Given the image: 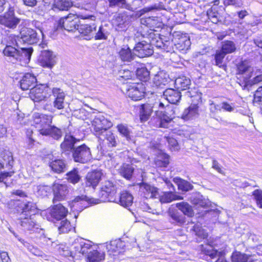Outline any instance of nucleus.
<instances>
[{"label":"nucleus","mask_w":262,"mask_h":262,"mask_svg":"<svg viewBox=\"0 0 262 262\" xmlns=\"http://www.w3.org/2000/svg\"><path fill=\"white\" fill-rule=\"evenodd\" d=\"M53 116L39 113H35L33 116V125L41 135L47 136L48 128L52 123Z\"/></svg>","instance_id":"f257e3e1"},{"label":"nucleus","mask_w":262,"mask_h":262,"mask_svg":"<svg viewBox=\"0 0 262 262\" xmlns=\"http://www.w3.org/2000/svg\"><path fill=\"white\" fill-rule=\"evenodd\" d=\"M112 126V122L101 114L97 115L91 121V130L96 136L102 135Z\"/></svg>","instance_id":"f03ea898"},{"label":"nucleus","mask_w":262,"mask_h":262,"mask_svg":"<svg viewBox=\"0 0 262 262\" xmlns=\"http://www.w3.org/2000/svg\"><path fill=\"white\" fill-rule=\"evenodd\" d=\"M73 157L76 162L85 163L92 159L90 148L85 144L81 145L73 149Z\"/></svg>","instance_id":"7ed1b4c3"},{"label":"nucleus","mask_w":262,"mask_h":262,"mask_svg":"<svg viewBox=\"0 0 262 262\" xmlns=\"http://www.w3.org/2000/svg\"><path fill=\"white\" fill-rule=\"evenodd\" d=\"M200 250L202 253L209 256L211 259L217 257V259L215 262H228L225 258L226 253L224 251L215 250L209 244L201 245Z\"/></svg>","instance_id":"20e7f679"},{"label":"nucleus","mask_w":262,"mask_h":262,"mask_svg":"<svg viewBox=\"0 0 262 262\" xmlns=\"http://www.w3.org/2000/svg\"><path fill=\"white\" fill-rule=\"evenodd\" d=\"M78 22V16L75 14H70L59 19L58 28L64 29L68 31H73L77 29Z\"/></svg>","instance_id":"39448f33"},{"label":"nucleus","mask_w":262,"mask_h":262,"mask_svg":"<svg viewBox=\"0 0 262 262\" xmlns=\"http://www.w3.org/2000/svg\"><path fill=\"white\" fill-rule=\"evenodd\" d=\"M43 36L42 31L40 30V34L31 28L22 27L20 29V35L24 42L29 44H34L38 42L40 36Z\"/></svg>","instance_id":"423d86ee"},{"label":"nucleus","mask_w":262,"mask_h":262,"mask_svg":"<svg viewBox=\"0 0 262 262\" xmlns=\"http://www.w3.org/2000/svg\"><path fill=\"white\" fill-rule=\"evenodd\" d=\"M125 95L133 100H141L144 96V91L140 84L126 85L123 90Z\"/></svg>","instance_id":"0eeeda50"},{"label":"nucleus","mask_w":262,"mask_h":262,"mask_svg":"<svg viewBox=\"0 0 262 262\" xmlns=\"http://www.w3.org/2000/svg\"><path fill=\"white\" fill-rule=\"evenodd\" d=\"M38 62L43 68L52 69L56 64V55L49 50H45L41 52Z\"/></svg>","instance_id":"6e6552de"},{"label":"nucleus","mask_w":262,"mask_h":262,"mask_svg":"<svg viewBox=\"0 0 262 262\" xmlns=\"http://www.w3.org/2000/svg\"><path fill=\"white\" fill-rule=\"evenodd\" d=\"M116 192V188L112 182L106 181L101 188L100 196L102 201H116L113 196Z\"/></svg>","instance_id":"1a4fd4ad"},{"label":"nucleus","mask_w":262,"mask_h":262,"mask_svg":"<svg viewBox=\"0 0 262 262\" xmlns=\"http://www.w3.org/2000/svg\"><path fill=\"white\" fill-rule=\"evenodd\" d=\"M54 194L53 203L57 201H61L67 198L69 193L68 186L65 184L55 183L53 186Z\"/></svg>","instance_id":"9d476101"},{"label":"nucleus","mask_w":262,"mask_h":262,"mask_svg":"<svg viewBox=\"0 0 262 262\" xmlns=\"http://www.w3.org/2000/svg\"><path fill=\"white\" fill-rule=\"evenodd\" d=\"M46 88L43 85H38L31 88L30 98L34 102H40L47 98Z\"/></svg>","instance_id":"9b49d317"},{"label":"nucleus","mask_w":262,"mask_h":262,"mask_svg":"<svg viewBox=\"0 0 262 262\" xmlns=\"http://www.w3.org/2000/svg\"><path fill=\"white\" fill-rule=\"evenodd\" d=\"M134 52L137 56L141 58L149 56L153 53L151 45L146 41H142L136 44L134 48Z\"/></svg>","instance_id":"f8f14e48"},{"label":"nucleus","mask_w":262,"mask_h":262,"mask_svg":"<svg viewBox=\"0 0 262 262\" xmlns=\"http://www.w3.org/2000/svg\"><path fill=\"white\" fill-rule=\"evenodd\" d=\"M20 21V19L14 16V11L12 9H10L1 19V23L6 27L14 29Z\"/></svg>","instance_id":"ddd939ff"},{"label":"nucleus","mask_w":262,"mask_h":262,"mask_svg":"<svg viewBox=\"0 0 262 262\" xmlns=\"http://www.w3.org/2000/svg\"><path fill=\"white\" fill-rule=\"evenodd\" d=\"M139 190L146 199L156 198L159 195L158 188L146 183L141 184Z\"/></svg>","instance_id":"4468645a"},{"label":"nucleus","mask_w":262,"mask_h":262,"mask_svg":"<svg viewBox=\"0 0 262 262\" xmlns=\"http://www.w3.org/2000/svg\"><path fill=\"white\" fill-rule=\"evenodd\" d=\"M80 141V139L77 138L71 134L65 135L63 141L60 144V147L62 152H69L73 148L74 144Z\"/></svg>","instance_id":"2eb2a0df"},{"label":"nucleus","mask_w":262,"mask_h":262,"mask_svg":"<svg viewBox=\"0 0 262 262\" xmlns=\"http://www.w3.org/2000/svg\"><path fill=\"white\" fill-rule=\"evenodd\" d=\"M102 173L100 170H94L88 173L85 184L87 186L95 188L99 183Z\"/></svg>","instance_id":"dca6fc26"},{"label":"nucleus","mask_w":262,"mask_h":262,"mask_svg":"<svg viewBox=\"0 0 262 262\" xmlns=\"http://www.w3.org/2000/svg\"><path fill=\"white\" fill-rule=\"evenodd\" d=\"M254 69L248 61H244L237 66V74L243 75L245 81L252 76Z\"/></svg>","instance_id":"f3484780"},{"label":"nucleus","mask_w":262,"mask_h":262,"mask_svg":"<svg viewBox=\"0 0 262 262\" xmlns=\"http://www.w3.org/2000/svg\"><path fill=\"white\" fill-rule=\"evenodd\" d=\"M52 91L54 97L55 98L53 101L54 107L58 110L63 108L64 100L66 96L63 91L57 88H53Z\"/></svg>","instance_id":"a211bd4d"},{"label":"nucleus","mask_w":262,"mask_h":262,"mask_svg":"<svg viewBox=\"0 0 262 262\" xmlns=\"http://www.w3.org/2000/svg\"><path fill=\"white\" fill-rule=\"evenodd\" d=\"M37 82L36 77L31 73H26L20 81L21 89L25 91L34 87Z\"/></svg>","instance_id":"6ab92c4d"},{"label":"nucleus","mask_w":262,"mask_h":262,"mask_svg":"<svg viewBox=\"0 0 262 262\" xmlns=\"http://www.w3.org/2000/svg\"><path fill=\"white\" fill-rule=\"evenodd\" d=\"M124 246V243L120 239L111 241L106 244V249L110 254L115 255L121 252V250Z\"/></svg>","instance_id":"aec40b11"},{"label":"nucleus","mask_w":262,"mask_h":262,"mask_svg":"<svg viewBox=\"0 0 262 262\" xmlns=\"http://www.w3.org/2000/svg\"><path fill=\"white\" fill-rule=\"evenodd\" d=\"M139 107V114L141 121H146L148 120L152 113L154 106L150 104L146 103L140 105Z\"/></svg>","instance_id":"412c9836"},{"label":"nucleus","mask_w":262,"mask_h":262,"mask_svg":"<svg viewBox=\"0 0 262 262\" xmlns=\"http://www.w3.org/2000/svg\"><path fill=\"white\" fill-rule=\"evenodd\" d=\"M181 97L180 93L172 89H167L163 92V98L172 104H176Z\"/></svg>","instance_id":"4be33fe9"},{"label":"nucleus","mask_w":262,"mask_h":262,"mask_svg":"<svg viewBox=\"0 0 262 262\" xmlns=\"http://www.w3.org/2000/svg\"><path fill=\"white\" fill-rule=\"evenodd\" d=\"M105 259V253L97 250L96 248L86 255V262H103Z\"/></svg>","instance_id":"5701e85b"},{"label":"nucleus","mask_w":262,"mask_h":262,"mask_svg":"<svg viewBox=\"0 0 262 262\" xmlns=\"http://www.w3.org/2000/svg\"><path fill=\"white\" fill-rule=\"evenodd\" d=\"M68 212L67 209L60 204L55 205L51 211V215L56 220L64 219Z\"/></svg>","instance_id":"b1692460"},{"label":"nucleus","mask_w":262,"mask_h":262,"mask_svg":"<svg viewBox=\"0 0 262 262\" xmlns=\"http://www.w3.org/2000/svg\"><path fill=\"white\" fill-rule=\"evenodd\" d=\"M190 201L198 207L206 208L210 206V202L200 193H194L190 198Z\"/></svg>","instance_id":"393cba45"},{"label":"nucleus","mask_w":262,"mask_h":262,"mask_svg":"<svg viewBox=\"0 0 262 262\" xmlns=\"http://www.w3.org/2000/svg\"><path fill=\"white\" fill-rule=\"evenodd\" d=\"M253 256L235 251L232 253L231 256V262H254Z\"/></svg>","instance_id":"a878e982"},{"label":"nucleus","mask_w":262,"mask_h":262,"mask_svg":"<svg viewBox=\"0 0 262 262\" xmlns=\"http://www.w3.org/2000/svg\"><path fill=\"white\" fill-rule=\"evenodd\" d=\"M116 201H115V202H118L121 206L127 208L132 205L133 196L129 192L123 191L121 192L119 198L116 199Z\"/></svg>","instance_id":"bb28decb"},{"label":"nucleus","mask_w":262,"mask_h":262,"mask_svg":"<svg viewBox=\"0 0 262 262\" xmlns=\"http://www.w3.org/2000/svg\"><path fill=\"white\" fill-rule=\"evenodd\" d=\"M168 214L173 221L172 223H173L182 225L185 222V217L176 209L169 208L168 211Z\"/></svg>","instance_id":"cd10ccee"},{"label":"nucleus","mask_w":262,"mask_h":262,"mask_svg":"<svg viewBox=\"0 0 262 262\" xmlns=\"http://www.w3.org/2000/svg\"><path fill=\"white\" fill-rule=\"evenodd\" d=\"M73 206L77 205H80L82 207L86 208L89 203L97 204L98 202L94 199H90L85 195H82L76 196L73 201Z\"/></svg>","instance_id":"c85d7f7f"},{"label":"nucleus","mask_w":262,"mask_h":262,"mask_svg":"<svg viewBox=\"0 0 262 262\" xmlns=\"http://www.w3.org/2000/svg\"><path fill=\"white\" fill-rule=\"evenodd\" d=\"M136 53L132 52L130 49L127 46L122 48L119 52V56L121 60L130 62L134 59Z\"/></svg>","instance_id":"c756f323"},{"label":"nucleus","mask_w":262,"mask_h":262,"mask_svg":"<svg viewBox=\"0 0 262 262\" xmlns=\"http://www.w3.org/2000/svg\"><path fill=\"white\" fill-rule=\"evenodd\" d=\"M175 86L179 90H186L189 88L191 81L189 78L186 76H180L175 80Z\"/></svg>","instance_id":"7c9ffc66"},{"label":"nucleus","mask_w":262,"mask_h":262,"mask_svg":"<svg viewBox=\"0 0 262 262\" xmlns=\"http://www.w3.org/2000/svg\"><path fill=\"white\" fill-rule=\"evenodd\" d=\"M176 206L184 215L188 217H192L194 215V211L192 206L188 203L182 202L177 203Z\"/></svg>","instance_id":"2f4dec72"},{"label":"nucleus","mask_w":262,"mask_h":262,"mask_svg":"<svg viewBox=\"0 0 262 262\" xmlns=\"http://www.w3.org/2000/svg\"><path fill=\"white\" fill-rule=\"evenodd\" d=\"M21 226H23L25 229L28 230L34 231V229H38L39 225L37 224L33 217L30 216L29 217H25L21 219L20 222Z\"/></svg>","instance_id":"473e14b6"},{"label":"nucleus","mask_w":262,"mask_h":262,"mask_svg":"<svg viewBox=\"0 0 262 262\" xmlns=\"http://www.w3.org/2000/svg\"><path fill=\"white\" fill-rule=\"evenodd\" d=\"M168 80L169 78L166 74L160 72L155 76L153 81L157 86L162 87L168 83Z\"/></svg>","instance_id":"72a5a7b5"},{"label":"nucleus","mask_w":262,"mask_h":262,"mask_svg":"<svg viewBox=\"0 0 262 262\" xmlns=\"http://www.w3.org/2000/svg\"><path fill=\"white\" fill-rule=\"evenodd\" d=\"M252 76H254L251 79H248L245 81L246 85L252 86L253 85L257 84L262 82V70L254 69Z\"/></svg>","instance_id":"f704fd0d"},{"label":"nucleus","mask_w":262,"mask_h":262,"mask_svg":"<svg viewBox=\"0 0 262 262\" xmlns=\"http://www.w3.org/2000/svg\"><path fill=\"white\" fill-rule=\"evenodd\" d=\"M33 49L32 48H20L19 50V54L18 55L19 58H16V60L19 61H24L27 63L30 61Z\"/></svg>","instance_id":"c9c22d12"},{"label":"nucleus","mask_w":262,"mask_h":262,"mask_svg":"<svg viewBox=\"0 0 262 262\" xmlns=\"http://www.w3.org/2000/svg\"><path fill=\"white\" fill-rule=\"evenodd\" d=\"M198 114V106L196 104H193L184 110L182 118L184 120H188L196 116Z\"/></svg>","instance_id":"e433bc0d"},{"label":"nucleus","mask_w":262,"mask_h":262,"mask_svg":"<svg viewBox=\"0 0 262 262\" xmlns=\"http://www.w3.org/2000/svg\"><path fill=\"white\" fill-rule=\"evenodd\" d=\"M50 167L54 172L61 173L66 169V164L62 160H55L50 162Z\"/></svg>","instance_id":"4c0bfd02"},{"label":"nucleus","mask_w":262,"mask_h":262,"mask_svg":"<svg viewBox=\"0 0 262 262\" xmlns=\"http://www.w3.org/2000/svg\"><path fill=\"white\" fill-rule=\"evenodd\" d=\"M178 186V189L183 191H188L192 189L193 186L189 182L180 178H174L173 180Z\"/></svg>","instance_id":"58836bf2"},{"label":"nucleus","mask_w":262,"mask_h":262,"mask_svg":"<svg viewBox=\"0 0 262 262\" xmlns=\"http://www.w3.org/2000/svg\"><path fill=\"white\" fill-rule=\"evenodd\" d=\"M134 170V168L133 166L124 164L120 167L119 173L124 178L129 180L132 177Z\"/></svg>","instance_id":"ea45409f"},{"label":"nucleus","mask_w":262,"mask_h":262,"mask_svg":"<svg viewBox=\"0 0 262 262\" xmlns=\"http://www.w3.org/2000/svg\"><path fill=\"white\" fill-rule=\"evenodd\" d=\"M155 164L158 167H167L169 163V157L164 153H160L155 160Z\"/></svg>","instance_id":"a19ab883"},{"label":"nucleus","mask_w":262,"mask_h":262,"mask_svg":"<svg viewBox=\"0 0 262 262\" xmlns=\"http://www.w3.org/2000/svg\"><path fill=\"white\" fill-rule=\"evenodd\" d=\"M72 6L70 0H54V7L59 10H67Z\"/></svg>","instance_id":"79ce46f5"},{"label":"nucleus","mask_w":262,"mask_h":262,"mask_svg":"<svg viewBox=\"0 0 262 262\" xmlns=\"http://www.w3.org/2000/svg\"><path fill=\"white\" fill-rule=\"evenodd\" d=\"M236 49V45L232 41L226 40L222 43L221 50L226 54L232 53L235 52Z\"/></svg>","instance_id":"37998d69"},{"label":"nucleus","mask_w":262,"mask_h":262,"mask_svg":"<svg viewBox=\"0 0 262 262\" xmlns=\"http://www.w3.org/2000/svg\"><path fill=\"white\" fill-rule=\"evenodd\" d=\"M16 46H12L10 45H6L3 51L5 55L9 57H12L14 59L18 57L19 49L15 47Z\"/></svg>","instance_id":"c03bdc74"},{"label":"nucleus","mask_w":262,"mask_h":262,"mask_svg":"<svg viewBox=\"0 0 262 262\" xmlns=\"http://www.w3.org/2000/svg\"><path fill=\"white\" fill-rule=\"evenodd\" d=\"M96 27L93 24L92 26L89 25H82L80 26H78L77 30L79 32L84 36H90L95 30Z\"/></svg>","instance_id":"a18cd8bd"},{"label":"nucleus","mask_w":262,"mask_h":262,"mask_svg":"<svg viewBox=\"0 0 262 262\" xmlns=\"http://www.w3.org/2000/svg\"><path fill=\"white\" fill-rule=\"evenodd\" d=\"M68 180L73 184L77 183L80 180V176L77 168H74L67 174Z\"/></svg>","instance_id":"49530a36"},{"label":"nucleus","mask_w":262,"mask_h":262,"mask_svg":"<svg viewBox=\"0 0 262 262\" xmlns=\"http://www.w3.org/2000/svg\"><path fill=\"white\" fill-rule=\"evenodd\" d=\"M1 158L3 160V162H2L1 160L0 159V162L3 164H5V162L6 165H9V166H12V164L13 163V157L12 153L8 150H4L1 153Z\"/></svg>","instance_id":"de8ad7c7"},{"label":"nucleus","mask_w":262,"mask_h":262,"mask_svg":"<svg viewBox=\"0 0 262 262\" xmlns=\"http://www.w3.org/2000/svg\"><path fill=\"white\" fill-rule=\"evenodd\" d=\"M253 103L254 105L259 106L262 111V86L259 87L255 91Z\"/></svg>","instance_id":"09e8293b"},{"label":"nucleus","mask_w":262,"mask_h":262,"mask_svg":"<svg viewBox=\"0 0 262 262\" xmlns=\"http://www.w3.org/2000/svg\"><path fill=\"white\" fill-rule=\"evenodd\" d=\"M105 132V139L107 141L108 146L109 147H116L117 142L115 135L111 131H106Z\"/></svg>","instance_id":"8fccbe9b"},{"label":"nucleus","mask_w":262,"mask_h":262,"mask_svg":"<svg viewBox=\"0 0 262 262\" xmlns=\"http://www.w3.org/2000/svg\"><path fill=\"white\" fill-rule=\"evenodd\" d=\"M136 74L138 78L142 81H146L149 79V72L145 67L138 68Z\"/></svg>","instance_id":"3c124183"},{"label":"nucleus","mask_w":262,"mask_h":262,"mask_svg":"<svg viewBox=\"0 0 262 262\" xmlns=\"http://www.w3.org/2000/svg\"><path fill=\"white\" fill-rule=\"evenodd\" d=\"M72 226L70 222L67 220L61 221L58 226L59 233H65L71 230Z\"/></svg>","instance_id":"603ef678"},{"label":"nucleus","mask_w":262,"mask_h":262,"mask_svg":"<svg viewBox=\"0 0 262 262\" xmlns=\"http://www.w3.org/2000/svg\"><path fill=\"white\" fill-rule=\"evenodd\" d=\"M48 130L49 133L47 135L51 136L56 140L59 139L62 136V132L61 130L55 126H51L50 125Z\"/></svg>","instance_id":"864d4df0"},{"label":"nucleus","mask_w":262,"mask_h":262,"mask_svg":"<svg viewBox=\"0 0 262 262\" xmlns=\"http://www.w3.org/2000/svg\"><path fill=\"white\" fill-rule=\"evenodd\" d=\"M117 128L119 133L122 136L125 137L126 139L128 140L130 139V132L127 126L120 124L117 126Z\"/></svg>","instance_id":"5fc2aeb1"},{"label":"nucleus","mask_w":262,"mask_h":262,"mask_svg":"<svg viewBox=\"0 0 262 262\" xmlns=\"http://www.w3.org/2000/svg\"><path fill=\"white\" fill-rule=\"evenodd\" d=\"M108 35V32L106 30V29L104 27L101 26L95 36V38L96 40L106 39Z\"/></svg>","instance_id":"6e6d98bb"},{"label":"nucleus","mask_w":262,"mask_h":262,"mask_svg":"<svg viewBox=\"0 0 262 262\" xmlns=\"http://www.w3.org/2000/svg\"><path fill=\"white\" fill-rule=\"evenodd\" d=\"M82 254L88 255L89 252L91 250H94L96 246L92 244L90 241L84 242L82 241Z\"/></svg>","instance_id":"4d7b16f0"},{"label":"nucleus","mask_w":262,"mask_h":262,"mask_svg":"<svg viewBox=\"0 0 262 262\" xmlns=\"http://www.w3.org/2000/svg\"><path fill=\"white\" fill-rule=\"evenodd\" d=\"M59 253L60 255L64 256H73V252L69 249V248L65 245H61L58 248Z\"/></svg>","instance_id":"13d9d810"},{"label":"nucleus","mask_w":262,"mask_h":262,"mask_svg":"<svg viewBox=\"0 0 262 262\" xmlns=\"http://www.w3.org/2000/svg\"><path fill=\"white\" fill-rule=\"evenodd\" d=\"M193 231L195 234L202 238H206L208 236L207 233L202 228L200 225H195L193 227Z\"/></svg>","instance_id":"bf43d9fd"},{"label":"nucleus","mask_w":262,"mask_h":262,"mask_svg":"<svg viewBox=\"0 0 262 262\" xmlns=\"http://www.w3.org/2000/svg\"><path fill=\"white\" fill-rule=\"evenodd\" d=\"M173 193L171 192H163L160 196V201L162 203H168L172 201Z\"/></svg>","instance_id":"052dcab7"},{"label":"nucleus","mask_w":262,"mask_h":262,"mask_svg":"<svg viewBox=\"0 0 262 262\" xmlns=\"http://www.w3.org/2000/svg\"><path fill=\"white\" fill-rule=\"evenodd\" d=\"M51 188L50 186L40 185L37 187V193L41 196L47 195V194L51 192Z\"/></svg>","instance_id":"680f3d73"},{"label":"nucleus","mask_w":262,"mask_h":262,"mask_svg":"<svg viewBox=\"0 0 262 262\" xmlns=\"http://www.w3.org/2000/svg\"><path fill=\"white\" fill-rule=\"evenodd\" d=\"M162 5L159 4H155L143 8L141 11L142 13H147L149 11H157L163 9Z\"/></svg>","instance_id":"e2e57ef3"},{"label":"nucleus","mask_w":262,"mask_h":262,"mask_svg":"<svg viewBox=\"0 0 262 262\" xmlns=\"http://www.w3.org/2000/svg\"><path fill=\"white\" fill-rule=\"evenodd\" d=\"M225 55L226 54L222 50L216 52L215 56V62L216 64L219 67H221L222 66L223 60L225 57Z\"/></svg>","instance_id":"0e129e2a"},{"label":"nucleus","mask_w":262,"mask_h":262,"mask_svg":"<svg viewBox=\"0 0 262 262\" xmlns=\"http://www.w3.org/2000/svg\"><path fill=\"white\" fill-rule=\"evenodd\" d=\"M167 142L171 150L177 151L180 149L178 143L175 139L173 138H168Z\"/></svg>","instance_id":"69168bd1"},{"label":"nucleus","mask_w":262,"mask_h":262,"mask_svg":"<svg viewBox=\"0 0 262 262\" xmlns=\"http://www.w3.org/2000/svg\"><path fill=\"white\" fill-rule=\"evenodd\" d=\"M172 118L166 115L163 114L161 118L160 126L163 128H167L168 124L170 122Z\"/></svg>","instance_id":"338daca9"},{"label":"nucleus","mask_w":262,"mask_h":262,"mask_svg":"<svg viewBox=\"0 0 262 262\" xmlns=\"http://www.w3.org/2000/svg\"><path fill=\"white\" fill-rule=\"evenodd\" d=\"M253 195L256 201L257 205L262 208V191L260 190H255L253 193Z\"/></svg>","instance_id":"774afa93"}]
</instances>
